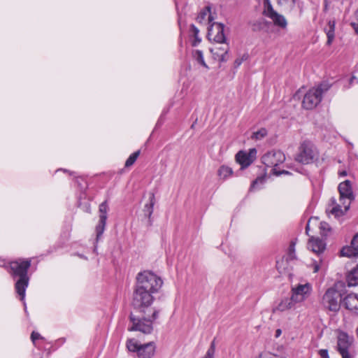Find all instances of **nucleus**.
<instances>
[{
  "instance_id": "obj_4",
  "label": "nucleus",
  "mask_w": 358,
  "mask_h": 358,
  "mask_svg": "<svg viewBox=\"0 0 358 358\" xmlns=\"http://www.w3.org/2000/svg\"><path fill=\"white\" fill-rule=\"evenodd\" d=\"M330 88L328 83H323L310 89L304 95L302 106L306 110L315 108L322 101V95Z\"/></svg>"
},
{
  "instance_id": "obj_11",
  "label": "nucleus",
  "mask_w": 358,
  "mask_h": 358,
  "mask_svg": "<svg viewBox=\"0 0 358 358\" xmlns=\"http://www.w3.org/2000/svg\"><path fill=\"white\" fill-rule=\"evenodd\" d=\"M285 161V155L280 150H273L265 153L262 157V163L267 167L276 169Z\"/></svg>"
},
{
  "instance_id": "obj_14",
  "label": "nucleus",
  "mask_w": 358,
  "mask_h": 358,
  "mask_svg": "<svg viewBox=\"0 0 358 358\" xmlns=\"http://www.w3.org/2000/svg\"><path fill=\"white\" fill-rule=\"evenodd\" d=\"M264 15L270 18L273 21L274 25L279 27L281 29H286L287 26V20L282 15H280L274 10L271 4L268 3L265 7Z\"/></svg>"
},
{
  "instance_id": "obj_25",
  "label": "nucleus",
  "mask_w": 358,
  "mask_h": 358,
  "mask_svg": "<svg viewBox=\"0 0 358 358\" xmlns=\"http://www.w3.org/2000/svg\"><path fill=\"white\" fill-rule=\"evenodd\" d=\"M233 174V171L231 168L222 165L221 166L218 171H217V175L220 177V179L224 180L227 179L229 177H230Z\"/></svg>"
},
{
  "instance_id": "obj_38",
  "label": "nucleus",
  "mask_w": 358,
  "mask_h": 358,
  "mask_svg": "<svg viewBox=\"0 0 358 358\" xmlns=\"http://www.w3.org/2000/svg\"><path fill=\"white\" fill-rule=\"evenodd\" d=\"M320 229L323 231L324 235H326V232L329 231L330 229L329 226L327 222H321Z\"/></svg>"
},
{
  "instance_id": "obj_20",
  "label": "nucleus",
  "mask_w": 358,
  "mask_h": 358,
  "mask_svg": "<svg viewBox=\"0 0 358 358\" xmlns=\"http://www.w3.org/2000/svg\"><path fill=\"white\" fill-rule=\"evenodd\" d=\"M346 281L350 287L358 285V265L347 273Z\"/></svg>"
},
{
  "instance_id": "obj_30",
  "label": "nucleus",
  "mask_w": 358,
  "mask_h": 358,
  "mask_svg": "<svg viewBox=\"0 0 358 358\" xmlns=\"http://www.w3.org/2000/svg\"><path fill=\"white\" fill-rule=\"evenodd\" d=\"M140 155V150H137L132 153L129 158L127 159L125 162V167H130L136 161L137 158Z\"/></svg>"
},
{
  "instance_id": "obj_31",
  "label": "nucleus",
  "mask_w": 358,
  "mask_h": 358,
  "mask_svg": "<svg viewBox=\"0 0 358 358\" xmlns=\"http://www.w3.org/2000/svg\"><path fill=\"white\" fill-rule=\"evenodd\" d=\"M31 340L34 346L38 347V341H45V338L43 337L38 332L32 331L31 334Z\"/></svg>"
},
{
  "instance_id": "obj_5",
  "label": "nucleus",
  "mask_w": 358,
  "mask_h": 358,
  "mask_svg": "<svg viewBox=\"0 0 358 358\" xmlns=\"http://www.w3.org/2000/svg\"><path fill=\"white\" fill-rule=\"evenodd\" d=\"M317 157L318 152L313 143L309 141H304L299 148V153L296 155L295 160L303 164H308Z\"/></svg>"
},
{
  "instance_id": "obj_27",
  "label": "nucleus",
  "mask_w": 358,
  "mask_h": 358,
  "mask_svg": "<svg viewBox=\"0 0 358 358\" xmlns=\"http://www.w3.org/2000/svg\"><path fill=\"white\" fill-rule=\"evenodd\" d=\"M199 30L194 24L191 25V33L194 37V40L192 41V46H196L201 42V39L199 37Z\"/></svg>"
},
{
  "instance_id": "obj_15",
  "label": "nucleus",
  "mask_w": 358,
  "mask_h": 358,
  "mask_svg": "<svg viewBox=\"0 0 358 358\" xmlns=\"http://www.w3.org/2000/svg\"><path fill=\"white\" fill-rule=\"evenodd\" d=\"M108 210V207L106 201H103L99 205V221L95 229L97 241L100 238V237L101 236L105 230Z\"/></svg>"
},
{
  "instance_id": "obj_19",
  "label": "nucleus",
  "mask_w": 358,
  "mask_h": 358,
  "mask_svg": "<svg viewBox=\"0 0 358 358\" xmlns=\"http://www.w3.org/2000/svg\"><path fill=\"white\" fill-rule=\"evenodd\" d=\"M343 305L350 311L358 310V294L352 293L346 296Z\"/></svg>"
},
{
  "instance_id": "obj_28",
  "label": "nucleus",
  "mask_w": 358,
  "mask_h": 358,
  "mask_svg": "<svg viewBox=\"0 0 358 358\" xmlns=\"http://www.w3.org/2000/svg\"><path fill=\"white\" fill-rule=\"evenodd\" d=\"M331 202L332 203L333 205H334V206L331 209V214L334 215L336 217H339L342 215L344 213V212H345V210H343L341 205L336 204L335 199H331Z\"/></svg>"
},
{
  "instance_id": "obj_3",
  "label": "nucleus",
  "mask_w": 358,
  "mask_h": 358,
  "mask_svg": "<svg viewBox=\"0 0 358 358\" xmlns=\"http://www.w3.org/2000/svg\"><path fill=\"white\" fill-rule=\"evenodd\" d=\"M163 285V281L156 274L148 271L138 273L136 285L145 290L155 294L159 292Z\"/></svg>"
},
{
  "instance_id": "obj_13",
  "label": "nucleus",
  "mask_w": 358,
  "mask_h": 358,
  "mask_svg": "<svg viewBox=\"0 0 358 358\" xmlns=\"http://www.w3.org/2000/svg\"><path fill=\"white\" fill-rule=\"evenodd\" d=\"M208 38L216 43H223L226 41L224 34V25L218 22H213L208 29Z\"/></svg>"
},
{
  "instance_id": "obj_43",
  "label": "nucleus",
  "mask_w": 358,
  "mask_h": 358,
  "mask_svg": "<svg viewBox=\"0 0 358 358\" xmlns=\"http://www.w3.org/2000/svg\"><path fill=\"white\" fill-rule=\"evenodd\" d=\"M355 81H356V83H357V79L355 76H352L350 80V84L352 85L355 83Z\"/></svg>"
},
{
  "instance_id": "obj_9",
  "label": "nucleus",
  "mask_w": 358,
  "mask_h": 358,
  "mask_svg": "<svg viewBox=\"0 0 358 358\" xmlns=\"http://www.w3.org/2000/svg\"><path fill=\"white\" fill-rule=\"evenodd\" d=\"M353 343V336H349L344 331H338L337 336L336 350L341 355L342 358H353L350 353Z\"/></svg>"
},
{
  "instance_id": "obj_39",
  "label": "nucleus",
  "mask_w": 358,
  "mask_h": 358,
  "mask_svg": "<svg viewBox=\"0 0 358 358\" xmlns=\"http://www.w3.org/2000/svg\"><path fill=\"white\" fill-rule=\"evenodd\" d=\"M356 21L351 23L352 27L355 30L356 33L358 34V10L355 13Z\"/></svg>"
},
{
  "instance_id": "obj_12",
  "label": "nucleus",
  "mask_w": 358,
  "mask_h": 358,
  "mask_svg": "<svg viewBox=\"0 0 358 358\" xmlns=\"http://www.w3.org/2000/svg\"><path fill=\"white\" fill-rule=\"evenodd\" d=\"M338 188L340 193V201L343 205L345 211H347L350 208L351 201L354 199L351 182L347 180L341 182Z\"/></svg>"
},
{
  "instance_id": "obj_23",
  "label": "nucleus",
  "mask_w": 358,
  "mask_h": 358,
  "mask_svg": "<svg viewBox=\"0 0 358 358\" xmlns=\"http://www.w3.org/2000/svg\"><path fill=\"white\" fill-rule=\"evenodd\" d=\"M236 160L238 164L241 165L242 168L248 167L252 164V160L249 159L246 155V152L244 151H239L236 155Z\"/></svg>"
},
{
  "instance_id": "obj_8",
  "label": "nucleus",
  "mask_w": 358,
  "mask_h": 358,
  "mask_svg": "<svg viewBox=\"0 0 358 358\" xmlns=\"http://www.w3.org/2000/svg\"><path fill=\"white\" fill-rule=\"evenodd\" d=\"M341 285L336 284L335 287L327 290L322 298L324 306L330 311L336 312L339 310L341 301V293L337 289Z\"/></svg>"
},
{
  "instance_id": "obj_10",
  "label": "nucleus",
  "mask_w": 358,
  "mask_h": 358,
  "mask_svg": "<svg viewBox=\"0 0 358 358\" xmlns=\"http://www.w3.org/2000/svg\"><path fill=\"white\" fill-rule=\"evenodd\" d=\"M153 294L145 290L137 285H135L134 292L133 303L135 308H147L151 306L153 302Z\"/></svg>"
},
{
  "instance_id": "obj_34",
  "label": "nucleus",
  "mask_w": 358,
  "mask_h": 358,
  "mask_svg": "<svg viewBox=\"0 0 358 358\" xmlns=\"http://www.w3.org/2000/svg\"><path fill=\"white\" fill-rule=\"evenodd\" d=\"M265 181V176H258L252 183L251 189H255L259 184H263Z\"/></svg>"
},
{
  "instance_id": "obj_22",
  "label": "nucleus",
  "mask_w": 358,
  "mask_h": 358,
  "mask_svg": "<svg viewBox=\"0 0 358 358\" xmlns=\"http://www.w3.org/2000/svg\"><path fill=\"white\" fill-rule=\"evenodd\" d=\"M149 200V203H146L144 206L143 213L144 215L148 217L149 220H150L151 215L153 213L154 205L155 203V197L154 193L150 194ZM149 221L150 223H151V221Z\"/></svg>"
},
{
  "instance_id": "obj_32",
  "label": "nucleus",
  "mask_w": 358,
  "mask_h": 358,
  "mask_svg": "<svg viewBox=\"0 0 358 358\" xmlns=\"http://www.w3.org/2000/svg\"><path fill=\"white\" fill-rule=\"evenodd\" d=\"M296 259L295 243L291 242L287 252V260H293Z\"/></svg>"
},
{
  "instance_id": "obj_35",
  "label": "nucleus",
  "mask_w": 358,
  "mask_h": 358,
  "mask_svg": "<svg viewBox=\"0 0 358 358\" xmlns=\"http://www.w3.org/2000/svg\"><path fill=\"white\" fill-rule=\"evenodd\" d=\"M248 59V55L247 53L243 54L241 57L237 58L234 61V67L238 68L243 62L247 60Z\"/></svg>"
},
{
  "instance_id": "obj_44",
  "label": "nucleus",
  "mask_w": 358,
  "mask_h": 358,
  "mask_svg": "<svg viewBox=\"0 0 358 358\" xmlns=\"http://www.w3.org/2000/svg\"><path fill=\"white\" fill-rule=\"evenodd\" d=\"M282 334V331L280 329H278L275 331V337L278 338Z\"/></svg>"
},
{
  "instance_id": "obj_37",
  "label": "nucleus",
  "mask_w": 358,
  "mask_h": 358,
  "mask_svg": "<svg viewBox=\"0 0 358 358\" xmlns=\"http://www.w3.org/2000/svg\"><path fill=\"white\" fill-rule=\"evenodd\" d=\"M257 155V150L255 148H252L249 150L248 152H246V155L249 158V159L252 160V163L255 159Z\"/></svg>"
},
{
  "instance_id": "obj_29",
  "label": "nucleus",
  "mask_w": 358,
  "mask_h": 358,
  "mask_svg": "<svg viewBox=\"0 0 358 358\" xmlns=\"http://www.w3.org/2000/svg\"><path fill=\"white\" fill-rule=\"evenodd\" d=\"M267 134V130L265 128H261L257 131L253 133L252 138L257 141H259L264 138L265 136H266Z\"/></svg>"
},
{
  "instance_id": "obj_18",
  "label": "nucleus",
  "mask_w": 358,
  "mask_h": 358,
  "mask_svg": "<svg viewBox=\"0 0 358 358\" xmlns=\"http://www.w3.org/2000/svg\"><path fill=\"white\" fill-rule=\"evenodd\" d=\"M325 243L319 238L312 237L309 239L308 243V248L317 255L323 252L325 250Z\"/></svg>"
},
{
  "instance_id": "obj_26",
  "label": "nucleus",
  "mask_w": 358,
  "mask_h": 358,
  "mask_svg": "<svg viewBox=\"0 0 358 358\" xmlns=\"http://www.w3.org/2000/svg\"><path fill=\"white\" fill-rule=\"evenodd\" d=\"M192 56L194 59L202 66L208 69V66L204 61L203 52L199 50H196L192 52Z\"/></svg>"
},
{
  "instance_id": "obj_46",
  "label": "nucleus",
  "mask_w": 358,
  "mask_h": 358,
  "mask_svg": "<svg viewBox=\"0 0 358 358\" xmlns=\"http://www.w3.org/2000/svg\"><path fill=\"white\" fill-rule=\"evenodd\" d=\"M0 266H5V261L0 259Z\"/></svg>"
},
{
  "instance_id": "obj_33",
  "label": "nucleus",
  "mask_w": 358,
  "mask_h": 358,
  "mask_svg": "<svg viewBox=\"0 0 358 358\" xmlns=\"http://www.w3.org/2000/svg\"><path fill=\"white\" fill-rule=\"evenodd\" d=\"M296 0H278V3L281 6H287L289 9H292L295 4Z\"/></svg>"
},
{
  "instance_id": "obj_36",
  "label": "nucleus",
  "mask_w": 358,
  "mask_h": 358,
  "mask_svg": "<svg viewBox=\"0 0 358 358\" xmlns=\"http://www.w3.org/2000/svg\"><path fill=\"white\" fill-rule=\"evenodd\" d=\"M257 358H278V356L269 352H263L259 355Z\"/></svg>"
},
{
  "instance_id": "obj_1",
  "label": "nucleus",
  "mask_w": 358,
  "mask_h": 358,
  "mask_svg": "<svg viewBox=\"0 0 358 358\" xmlns=\"http://www.w3.org/2000/svg\"><path fill=\"white\" fill-rule=\"evenodd\" d=\"M31 266V259H18L9 264V273L13 279L17 278L15 283V288L20 300L25 296V290L28 287L29 278L27 272Z\"/></svg>"
},
{
  "instance_id": "obj_6",
  "label": "nucleus",
  "mask_w": 358,
  "mask_h": 358,
  "mask_svg": "<svg viewBox=\"0 0 358 358\" xmlns=\"http://www.w3.org/2000/svg\"><path fill=\"white\" fill-rule=\"evenodd\" d=\"M156 319V315H130V320L132 325L129 328V331H139L144 334H150L152 331V323Z\"/></svg>"
},
{
  "instance_id": "obj_47",
  "label": "nucleus",
  "mask_w": 358,
  "mask_h": 358,
  "mask_svg": "<svg viewBox=\"0 0 358 358\" xmlns=\"http://www.w3.org/2000/svg\"><path fill=\"white\" fill-rule=\"evenodd\" d=\"M308 227H309V224L308 223V224L306 225V231H308Z\"/></svg>"
},
{
  "instance_id": "obj_21",
  "label": "nucleus",
  "mask_w": 358,
  "mask_h": 358,
  "mask_svg": "<svg viewBox=\"0 0 358 358\" xmlns=\"http://www.w3.org/2000/svg\"><path fill=\"white\" fill-rule=\"evenodd\" d=\"M213 17L210 14V6H206L203 10L200 12L199 15L196 17V20L199 23H203L206 21H208V23H211Z\"/></svg>"
},
{
  "instance_id": "obj_45",
  "label": "nucleus",
  "mask_w": 358,
  "mask_h": 358,
  "mask_svg": "<svg viewBox=\"0 0 358 358\" xmlns=\"http://www.w3.org/2000/svg\"><path fill=\"white\" fill-rule=\"evenodd\" d=\"M339 175L341 176H347V172L345 171H341L339 173Z\"/></svg>"
},
{
  "instance_id": "obj_40",
  "label": "nucleus",
  "mask_w": 358,
  "mask_h": 358,
  "mask_svg": "<svg viewBox=\"0 0 358 358\" xmlns=\"http://www.w3.org/2000/svg\"><path fill=\"white\" fill-rule=\"evenodd\" d=\"M319 355L321 358H330L329 356L328 350L326 349H322L319 351Z\"/></svg>"
},
{
  "instance_id": "obj_7",
  "label": "nucleus",
  "mask_w": 358,
  "mask_h": 358,
  "mask_svg": "<svg viewBox=\"0 0 358 358\" xmlns=\"http://www.w3.org/2000/svg\"><path fill=\"white\" fill-rule=\"evenodd\" d=\"M127 348L130 352H136L138 358H152L155 355L156 346L154 342L141 345L135 338H130L127 341Z\"/></svg>"
},
{
  "instance_id": "obj_17",
  "label": "nucleus",
  "mask_w": 358,
  "mask_h": 358,
  "mask_svg": "<svg viewBox=\"0 0 358 358\" xmlns=\"http://www.w3.org/2000/svg\"><path fill=\"white\" fill-rule=\"evenodd\" d=\"M341 254L342 256L348 257H358V233L353 237L350 246L342 248Z\"/></svg>"
},
{
  "instance_id": "obj_24",
  "label": "nucleus",
  "mask_w": 358,
  "mask_h": 358,
  "mask_svg": "<svg viewBox=\"0 0 358 358\" xmlns=\"http://www.w3.org/2000/svg\"><path fill=\"white\" fill-rule=\"evenodd\" d=\"M325 31L327 36V45H331L334 38L335 31V22L334 21H329L327 24V27L325 28Z\"/></svg>"
},
{
  "instance_id": "obj_42",
  "label": "nucleus",
  "mask_w": 358,
  "mask_h": 358,
  "mask_svg": "<svg viewBox=\"0 0 358 358\" xmlns=\"http://www.w3.org/2000/svg\"><path fill=\"white\" fill-rule=\"evenodd\" d=\"M313 269L314 273H317L320 269V265L317 262H315L313 265Z\"/></svg>"
},
{
  "instance_id": "obj_2",
  "label": "nucleus",
  "mask_w": 358,
  "mask_h": 358,
  "mask_svg": "<svg viewBox=\"0 0 358 358\" xmlns=\"http://www.w3.org/2000/svg\"><path fill=\"white\" fill-rule=\"evenodd\" d=\"M312 291V286L310 283L299 284L292 288L291 298L286 299L281 301L277 309L278 311L283 312L292 307V302H301L309 297Z\"/></svg>"
},
{
  "instance_id": "obj_16",
  "label": "nucleus",
  "mask_w": 358,
  "mask_h": 358,
  "mask_svg": "<svg viewBox=\"0 0 358 358\" xmlns=\"http://www.w3.org/2000/svg\"><path fill=\"white\" fill-rule=\"evenodd\" d=\"M229 45L226 41L223 43H217L210 48V52L215 60L221 62H227L229 59Z\"/></svg>"
},
{
  "instance_id": "obj_41",
  "label": "nucleus",
  "mask_w": 358,
  "mask_h": 358,
  "mask_svg": "<svg viewBox=\"0 0 358 358\" xmlns=\"http://www.w3.org/2000/svg\"><path fill=\"white\" fill-rule=\"evenodd\" d=\"M272 172L274 175L278 176L281 174H285V175H289V172L287 171H285V170H282V171H278L276 169H272Z\"/></svg>"
}]
</instances>
